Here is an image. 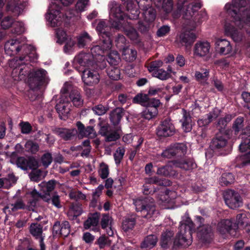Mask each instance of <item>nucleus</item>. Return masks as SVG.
<instances>
[{
	"mask_svg": "<svg viewBox=\"0 0 250 250\" xmlns=\"http://www.w3.org/2000/svg\"><path fill=\"white\" fill-rule=\"evenodd\" d=\"M248 7L246 0H232V3H227L225 8L227 13L233 18L231 22L224 25L225 34L230 36L235 42H239L243 38L242 28L250 33V0Z\"/></svg>",
	"mask_w": 250,
	"mask_h": 250,
	"instance_id": "1",
	"label": "nucleus"
},
{
	"mask_svg": "<svg viewBox=\"0 0 250 250\" xmlns=\"http://www.w3.org/2000/svg\"><path fill=\"white\" fill-rule=\"evenodd\" d=\"M176 5L177 10L172 13L173 17L178 18L182 14L183 18L188 21L190 30L195 29L208 19L206 11L198 12L202 6L200 0H178Z\"/></svg>",
	"mask_w": 250,
	"mask_h": 250,
	"instance_id": "2",
	"label": "nucleus"
},
{
	"mask_svg": "<svg viewBox=\"0 0 250 250\" xmlns=\"http://www.w3.org/2000/svg\"><path fill=\"white\" fill-rule=\"evenodd\" d=\"M25 62H23L21 58L12 59L9 62V66L13 68L12 76L15 81L24 80L27 77L29 84L32 88L42 83L48 82L45 70L41 69L31 71Z\"/></svg>",
	"mask_w": 250,
	"mask_h": 250,
	"instance_id": "3",
	"label": "nucleus"
},
{
	"mask_svg": "<svg viewBox=\"0 0 250 250\" xmlns=\"http://www.w3.org/2000/svg\"><path fill=\"white\" fill-rule=\"evenodd\" d=\"M110 21L111 26L115 29H121L133 41L137 40L138 34L136 30L128 22L125 21L128 18L121 9V5L115 1H111L108 4Z\"/></svg>",
	"mask_w": 250,
	"mask_h": 250,
	"instance_id": "4",
	"label": "nucleus"
},
{
	"mask_svg": "<svg viewBox=\"0 0 250 250\" xmlns=\"http://www.w3.org/2000/svg\"><path fill=\"white\" fill-rule=\"evenodd\" d=\"M4 49L6 53L9 56L16 54L21 50H23L26 53V50H30L31 52L28 55L16 58L19 59L21 58L23 59V62H34L38 58V56L35 53L34 47L26 44L25 40L23 38L18 40L12 39L8 41L5 44Z\"/></svg>",
	"mask_w": 250,
	"mask_h": 250,
	"instance_id": "5",
	"label": "nucleus"
},
{
	"mask_svg": "<svg viewBox=\"0 0 250 250\" xmlns=\"http://www.w3.org/2000/svg\"><path fill=\"white\" fill-rule=\"evenodd\" d=\"M195 231L194 224L187 216L182 218L180 222L179 231L174 240V244L186 247L191 245V234Z\"/></svg>",
	"mask_w": 250,
	"mask_h": 250,
	"instance_id": "6",
	"label": "nucleus"
},
{
	"mask_svg": "<svg viewBox=\"0 0 250 250\" xmlns=\"http://www.w3.org/2000/svg\"><path fill=\"white\" fill-rule=\"evenodd\" d=\"M134 204L136 211L141 212L142 216L145 218L151 219L155 217L158 213L152 199H137L134 200Z\"/></svg>",
	"mask_w": 250,
	"mask_h": 250,
	"instance_id": "7",
	"label": "nucleus"
},
{
	"mask_svg": "<svg viewBox=\"0 0 250 250\" xmlns=\"http://www.w3.org/2000/svg\"><path fill=\"white\" fill-rule=\"evenodd\" d=\"M58 2V0H54V1L51 2L45 15L47 24L52 27L61 25L64 19L63 14L60 12Z\"/></svg>",
	"mask_w": 250,
	"mask_h": 250,
	"instance_id": "8",
	"label": "nucleus"
},
{
	"mask_svg": "<svg viewBox=\"0 0 250 250\" xmlns=\"http://www.w3.org/2000/svg\"><path fill=\"white\" fill-rule=\"evenodd\" d=\"M193 55L195 57L203 59L205 61H209L212 57L210 43L206 41H199L194 45Z\"/></svg>",
	"mask_w": 250,
	"mask_h": 250,
	"instance_id": "9",
	"label": "nucleus"
},
{
	"mask_svg": "<svg viewBox=\"0 0 250 250\" xmlns=\"http://www.w3.org/2000/svg\"><path fill=\"white\" fill-rule=\"evenodd\" d=\"M64 88L62 90L64 91V93L62 94L59 102L56 105V109L59 115L60 118L63 120H65L67 118L68 115L70 112L71 106L70 103L66 95V91Z\"/></svg>",
	"mask_w": 250,
	"mask_h": 250,
	"instance_id": "10",
	"label": "nucleus"
},
{
	"mask_svg": "<svg viewBox=\"0 0 250 250\" xmlns=\"http://www.w3.org/2000/svg\"><path fill=\"white\" fill-rule=\"evenodd\" d=\"M241 151L245 152L250 149V139L246 138L242 141L239 145ZM238 167H241L250 163V151L247 153L236 158Z\"/></svg>",
	"mask_w": 250,
	"mask_h": 250,
	"instance_id": "11",
	"label": "nucleus"
},
{
	"mask_svg": "<svg viewBox=\"0 0 250 250\" xmlns=\"http://www.w3.org/2000/svg\"><path fill=\"white\" fill-rule=\"evenodd\" d=\"M109 27L106 21L100 20L96 27V30L98 33L100 38L105 40V48L111 47V39L110 33L108 31Z\"/></svg>",
	"mask_w": 250,
	"mask_h": 250,
	"instance_id": "12",
	"label": "nucleus"
},
{
	"mask_svg": "<svg viewBox=\"0 0 250 250\" xmlns=\"http://www.w3.org/2000/svg\"><path fill=\"white\" fill-rule=\"evenodd\" d=\"M224 200L226 205L232 209L236 208L242 205V200L239 194L231 190L226 192Z\"/></svg>",
	"mask_w": 250,
	"mask_h": 250,
	"instance_id": "13",
	"label": "nucleus"
},
{
	"mask_svg": "<svg viewBox=\"0 0 250 250\" xmlns=\"http://www.w3.org/2000/svg\"><path fill=\"white\" fill-rule=\"evenodd\" d=\"M93 57L91 54L81 52L74 58L73 63L74 67L80 71L81 70L78 67L79 65L80 66L89 68L93 64Z\"/></svg>",
	"mask_w": 250,
	"mask_h": 250,
	"instance_id": "14",
	"label": "nucleus"
},
{
	"mask_svg": "<svg viewBox=\"0 0 250 250\" xmlns=\"http://www.w3.org/2000/svg\"><path fill=\"white\" fill-rule=\"evenodd\" d=\"M187 150L186 146L182 143L176 144L165 149L161 154L164 158H171L172 157L178 155H184Z\"/></svg>",
	"mask_w": 250,
	"mask_h": 250,
	"instance_id": "15",
	"label": "nucleus"
},
{
	"mask_svg": "<svg viewBox=\"0 0 250 250\" xmlns=\"http://www.w3.org/2000/svg\"><path fill=\"white\" fill-rule=\"evenodd\" d=\"M81 71L83 72L82 78L85 84L93 86L99 82L100 77L97 71L90 68L81 70Z\"/></svg>",
	"mask_w": 250,
	"mask_h": 250,
	"instance_id": "16",
	"label": "nucleus"
},
{
	"mask_svg": "<svg viewBox=\"0 0 250 250\" xmlns=\"http://www.w3.org/2000/svg\"><path fill=\"white\" fill-rule=\"evenodd\" d=\"M27 5L24 0H11L7 5L8 11H11L16 15L21 14Z\"/></svg>",
	"mask_w": 250,
	"mask_h": 250,
	"instance_id": "17",
	"label": "nucleus"
},
{
	"mask_svg": "<svg viewBox=\"0 0 250 250\" xmlns=\"http://www.w3.org/2000/svg\"><path fill=\"white\" fill-rule=\"evenodd\" d=\"M175 128L169 119H166L163 121L158 127L157 134L161 137H167L172 135L174 132Z\"/></svg>",
	"mask_w": 250,
	"mask_h": 250,
	"instance_id": "18",
	"label": "nucleus"
},
{
	"mask_svg": "<svg viewBox=\"0 0 250 250\" xmlns=\"http://www.w3.org/2000/svg\"><path fill=\"white\" fill-rule=\"evenodd\" d=\"M196 39L195 33L190 32L181 33L176 37L175 42L179 44L188 46L190 45Z\"/></svg>",
	"mask_w": 250,
	"mask_h": 250,
	"instance_id": "19",
	"label": "nucleus"
},
{
	"mask_svg": "<svg viewBox=\"0 0 250 250\" xmlns=\"http://www.w3.org/2000/svg\"><path fill=\"white\" fill-rule=\"evenodd\" d=\"M237 226L235 223H232L230 219H224L219 222L217 225V230L221 234L231 233L232 231H235Z\"/></svg>",
	"mask_w": 250,
	"mask_h": 250,
	"instance_id": "20",
	"label": "nucleus"
},
{
	"mask_svg": "<svg viewBox=\"0 0 250 250\" xmlns=\"http://www.w3.org/2000/svg\"><path fill=\"white\" fill-rule=\"evenodd\" d=\"M53 233L66 237L70 233V225L68 221H63L61 224L56 222L53 228Z\"/></svg>",
	"mask_w": 250,
	"mask_h": 250,
	"instance_id": "21",
	"label": "nucleus"
},
{
	"mask_svg": "<svg viewBox=\"0 0 250 250\" xmlns=\"http://www.w3.org/2000/svg\"><path fill=\"white\" fill-rule=\"evenodd\" d=\"M236 222L237 228L238 227L244 228L247 232H250V214H247L245 213L238 214L236 216Z\"/></svg>",
	"mask_w": 250,
	"mask_h": 250,
	"instance_id": "22",
	"label": "nucleus"
},
{
	"mask_svg": "<svg viewBox=\"0 0 250 250\" xmlns=\"http://www.w3.org/2000/svg\"><path fill=\"white\" fill-rule=\"evenodd\" d=\"M215 45L222 55L229 54L232 52L230 43L227 40L218 39L216 41Z\"/></svg>",
	"mask_w": 250,
	"mask_h": 250,
	"instance_id": "23",
	"label": "nucleus"
},
{
	"mask_svg": "<svg viewBox=\"0 0 250 250\" xmlns=\"http://www.w3.org/2000/svg\"><path fill=\"white\" fill-rule=\"evenodd\" d=\"M197 235L202 241H207L212 236V231L211 227L208 225H203L198 228Z\"/></svg>",
	"mask_w": 250,
	"mask_h": 250,
	"instance_id": "24",
	"label": "nucleus"
},
{
	"mask_svg": "<svg viewBox=\"0 0 250 250\" xmlns=\"http://www.w3.org/2000/svg\"><path fill=\"white\" fill-rule=\"evenodd\" d=\"M79 134L82 137H87L93 138L96 136V133L93 127L88 126L85 127L84 125L80 122L77 123Z\"/></svg>",
	"mask_w": 250,
	"mask_h": 250,
	"instance_id": "25",
	"label": "nucleus"
},
{
	"mask_svg": "<svg viewBox=\"0 0 250 250\" xmlns=\"http://www.w3.org/2000/svg\"><path fill=\"white\" fill-rule=\"evenodd\" d=\"M227 144V136L219 133L212 140L210 146L213 150H217L223 148Z\"/></svg>",
	"mask_w": 250,
	"mask_h": 250,
	"instance_id": "26",
	"label": "nucleus"
},
{
	"mask_svg": "<svg viewBox=\"0 0 250 250\" xmlns=\"http://www.w3.org/2000/svg\"><path fill=\"white\" fill-rule=\"evenodd\" d=\"M113 220L112 217L108 214H104L101 220V226L103 229H106L107 234L111 236L114 234L112 229Z\"/></svg>",
	"mask_w": 250,
	"mask_h": 250,
	"instance_id": "27",
	"label": "nucleus"
},
{
	"mask_svg": "<svg viewBox=\"0 0 250 250\" xmlns=\"http://www.w3.org/2000/svg\"><path fill=\"white\" fill-rule=\"evenodd\" d=\"M92 37L86 32H83L77 37V45L80 48L86 47L92 41Z\"/></svg>",
	"mask_w": 250,
	"mask_h": 250,
	"instance_id": "28",
	"label": "nucleus"
},
{
	"mask_svg": "<svg viewBox=\"0 0 250 250\" xmlns=\"http://www.w3.org/2000/svg\"><path fill=\"white\" fill-rule=\"evenodd\" d=\"M175 165L176 167L185 170H191L196 167V164L191 159L177 161Z\"/></svg>",
	"mask_w": 250,
	"mask_h": 250,
	"instance_id": "29",
	"label": "nucleus"
},
{
	"mask_svg": "<svg viewBox=\"0 0 250 250\" xmlns=\"http://www.w3.org/2000/svg\"><path fill=\"white\" fill-rule=\"evenodd\" d=\"M99 214L97 212L91 214L84 223V229H94L99 223Z\"/></svg>",
	"mask_w": 250,
	"mask_h": 250,
	"instance_id": "30",
	"label": "nucleus"
},
{
	"mask_svg": "<svg viewBox=\"0 0 250 250\" xmlns=\"http://www.w3.org/2000/svg\"><path fill=\"white\" fill-rule=\"evenodd\" d=\"M100 40H101V42H102V44L101 45V43H100V45H95L93 46L91 49V55L93 57V59H94V58L97 55L103 56L104 51H107L111 48L109 47L108 48H105V40L102 39H100Z\"/></svg>",
	"mask_w": 250,
	"mask_h": 250,
	"instance_id": "31",
	"label": "nucleus"
},
{
	"mask_svg": "<svg viewBox=\"0 0 250 250\" xmlns=\"http://www.w3.org/2000/svg\"><path fill=\"white\" fill-rule=\"evenodd\" d=\"M183 118L180 121L182 123V128L186 132H188L192 129L191 119L189 114L184 109L182 110Z\"/></svg>",
	"mask_w": 250,
	"mask_h": 250,
	"instance_id": "32",
	"label": "nucleus"
},
{
	"mask_svg": "<svg viewBox=\"0 0 250 250\" xmlns=\"http://www.w3.org/2000/svg\"><path fill=\"white\" fill-rule=\"evenodd\" d=\"M157 241L158 238L156 235H148L141 243V247L142 249L150 250L156 245Z\"/></svg>",
	"mask_w": 250,
	"mask_h": 250,
	"instance_id": "33",
	"label": "nucleus"
},
{
	"mask_svg": "<svg viewBox=\"0 0 250 250\" xmlns=\"http://www.w3.org/2000/svg\"><path fill=\"white\" fill-rule=\"evenodd\" d=\"M17 181V178L13 174H9L6 177L0 178V188H9L14 185Z\"/></svg>",
	"mask_w": 250,
	"mask_h": 250,
	"instance_id": "34",
	"label": "nucleus"
},
{
	"mask_svg": "<svg viewBox=\"0 0 250 250\" xmlns=\"http://www.w3.org/2000/svg\"><path fill=\"white\" fill-rule=\"evenodd\" d=\"M209 71L206 68H202L200 71H196L194 77L197 81L201 83H206L209 78Z\"/></svg>",
	"mask_w": 250,
	"mask_h": 250,
	"instance_id": "35",
	"label": "nucleus"
},
{
	"mask_svg": "<svg viewBox=\"0 0 250 250\" xmlns=\"http://www.w3.org/2000/svg\"><path fill=\"white\" fill-rule=\"evenodd\" d=\"M219 110L214 109L212 112L207 114V117L199 119L197 123L200 126H204L208 125L213 119L218 116Z\"/></svg>",
	"mask_w": 250,
	"mask_h": 250,
	"instance_id": "36",
	"label": "nucleus"
},
{
	"mask_svg": "<svg viewBox=\"0 0 250 250\" xmlns=\"http://www.w3.org/2000/svg\"><path fill=\"white\" fill-rule=\"evenodd\" d=\"M27 196L29 199V203L30 204L28 206L29 210H33V208L36 206L37 201L40 198H42V197L41 193L36 189H33L32 191L27 193Z\"/></svg>",
	"mask_w": 250,
	"mask_h": 250,
	"instance_id": "37",
	"label": "nucleus"
},
{
	"mask_svg": "<svg viewBox=\"0 0 250 250\" xmlns=\"http://www.w3.org/2000/svg\"><path fill=\"white\" fill-rule=\"evenodd\" d=\"M30 233L36 238L40 239V243H41V239L43 241V237L42 234V226L38 223H32L30 226Z\"/></svg>",
	"mask_w": 250,
	"mask_h": 250,
	"instance_id": "38",
	"label": "nucleus"
},
{
	"mask_svg": "<svg viewBox=\"0 0 250 250\" xmlns=\"http://www.w3.org/2000/svg\"><path fill=\"white\" fill-rule=\"evenodd\" d=\"M57 184L58 183L56 181L51 180L47 182H42L39 185V186L40 187L41 190L45 193V195H46L54 189Z\"/></svg>",
	"mask_w": 250,
	"mask_h": 250,
	"instance_id": "39",
	"label": "nucleus"
},
{
	"mask_svg": "<svg viewBox=\"0 0 250 250\" xmlns=\"http://www.w3.org/2000/svg\"><path fill=\"white\" fill-rule=\"evenodd\" d=\"M174 233L173 231L167 230L162 234L160 244L162 248H166L172 243V237Z\"/></svg>",
	"mask_w": 250,
	"mask_h": 250,
	"instance_id": "40",
	"label": "nucleus"
},
{
	"mask_svg": "<svg viewBox=\"0 0 250 250\" xmlns=\"http://www.w3.org/2000/svg\"><path fill=\"white\" fill-rule=\"evenodd\" d=\"M57 135L62 139L68 140L75 135L77 131L76 129H67L66 128H60L56 132Z\"/></svg>",
	"mask_w": 250,
	"mask_h": 250,
	"instance_id": "41",
	"label": "nucleus"
},
{
	"mask_svg": "<svg viewBox=\"0 0 250 250\" xmlns=\"http://www.w3.org/2000/svg\"><path fill=\"white\" fill-rule=\"evenodd\" d=\"M42 199L48 203H51L57 208H61L62 207L60 203V196L56 193H54L51 197H50L49 194L42 195Z\"/></svg>",
	"mask_w": 250,
	"mask_h": 250,
	"instance_id": "42",
	"label": "nucleus"
},
{
	"mask_svg": "<svg viewBox=\"0 0 250 250\" xmlns=\"http://www.w3.org/2000/svg\"><path fill=\"white\" fill-rule=\"evenodd\" d=\"M69 97L74 106L78 107L83 105V100L78 90L73 89L71 91Z\"/></svg>",
	"mask_w": 250,
	"mask_h": 250,
	"instance_id": "43",
	"label": "nucleus"
},
{
	"mask_svg": "<svg viewBox=\"0 0 250 250\" xmlns=\"http://www.w3.org/2000/svg\"><path fill=\"white\" fill-rule=\"evenodd\" d=\"M123 58L126 61L133 62L137 57V51L132 48L126 47L122 50Z\"/></svg>",
	"mask_w": 250,
	"mask_h": 250,
	"instance_id": "44",
	"label": "nucleus"
},
{
	"mask_svg": "<svg viewBox=\"0 0 250 250\" xmlns=\"http://www.w3.org/2000/svg\"><path fill=\"white\" fill-rule=\"evenodd\" d=\"M158 112V109L155 107L148 106L142 112V116L146 119L150 120L157 115Z\"/></svg>",
	"mask_w": 250,
	"mask_h": 250,
	"instance_id": "45",
	"label": "nucleus"
},
{
	"mask_svg": "<svg viewBox=\"0 0 250 250\" xmlns=\"http://www.w3.org/2000/svg\"><path fill=\"white\" fill-rule=\"evenodd\" d=\"M67 35L66 32L62 28H58L56 30V42L62 44L64 42L70 37Z\"/></svg>",
	"mask_w": 250,
	"mask_h": 250,
	"instance_id": "46",
	"label": "nucleus"
},
{
	"mask_svg": "<svg viewBox=\"0 0 250 250\" xmlns=\"http://www.w3.org/2000/svg\"><path fill=\"white\" fill-rule=\"evenodd\" d=\"M107 74L113 80H117L120 78V69L114 66H110L107 69Z\"/></svg>",
	"mask_w": 250,
	"mask_h": 250,
	"instance_id": "47",
	"label": "nucleus"
},
{
	"mask_svg": "<svg viewBox=\"0 0 250 250\" xmlns=\"http://www.w3.org/2000/svg\"><path fill=\"white\" fill-rule=\"evenodd\" d=\"M234 180V177L232 173H224L222 175L219 181L221 185L227 186L228 184L233 183Z\"/></svg>",
	"mask_w": 250,
	"mask_h": 250,
	"instance_id": "48",
	"label": "nucleus"
},
{
	"mask_svg": "<svg viewBox=\"0 0 250 250\" xmlns=\"http://www.w3.org/2000/svg\"><path fill=\"white\" fill-rule=\"evenodd\" d=\"M107 61L111 66L117 65L120 62L119 54L116 51L111 52L108 55Z\"/></svg>",
	"mask_w": 250,
	"mask_h": 250,
	"instance_id": "49",
	"label": "nucleus"
},
{
	"mask_svg": "<svg viewBox=\"0 0 250 250\" xmlns=\"http://www.w3.org/2000/svg\"><path fill=\"white\" fill-rule=\"evenodd\" d=\"M104 189V186L100 185L93 191L92 194V197L91 200V206L95 207L97 203L99 197L102 193V190Z\"/></svg>",
	"mask_w": 250,
	"mask_h": 250,
	"instance_id": "50",
	"label": "nucleus"
},
{
	"mask_svg": "<svg viewBox=\"0 0 250 250\" xmlns=\"http://www.w3.org/2000/svg\"><path fill=\"white\" fill-rule=\"evenodd\" d=\"M123 115V109L120 108H117L110 114V120L113 123V124H117L120 121Z\"/></svg>",
	"mask_w": 250,
	"mask_h": 250,
	"instance_id": "51",
	"label": "nucleus"
},
{
	"mask_svg": "<svg viewBox=\"0 0 250 250\" xmlns=\"http://www.w3.org/2000/svg\"><path fill=\"white\" fill-rule=\"evenodd\" d=\"M157 173L159 175L164 176H172L175 175V172L173 170L172 167L169 165H167L159 168Z\"/></svg>",
	"mask_w": 250,
	"mask_h": 250,
	"instance_id": "52",
	"label": "nucleus"
},
{
	"mask_svg": "<svg viewBox=\"0 0 250 250\" xmlns=\"http://www.w3.org/2000/svg\"><path fill=\"white\" fill-rule=\"evenodd\" d=\"M64 42H65L63 48L64 52L68 54L71 53L74 50L76 44L75 41L70 37Z\"/></svg>",
	"mask_w": 250,
	"mask_h": 250,
	"instance_id": "53",
	"label": "nucleus"
},
{
	"mask_svg": "<svg viewBox=\"0 0 250 250\" xmlns=\"http://www.w3.org/2000/svg\"><path fill=\"white\" fill-rule=\"evenodd\" d=\"M13 33L17 34H21L23 33L26 30L25 26L21 21H15L13 24Z\"/></svg>",
	"mask_w": 250,
	"mask_h": 250,
	"instance_id": "54",
	"label": "nucleus"
},
{
	"mask_svg": "<svg viewBox=\"0 0 250 250\" xmlns=\"http://www.w3.org/2000/svg\"><path fill=\"white\" fill-rule=\"evenodd\" d=\"M109 173L108 166L104 163H102L98 170V173L100 177L103 179H106L108 176Z\"/></svg>",
	"mask_w": 250,
	"mask_h": 250,
	"instance_id": "55",
	"label": "nucleus"
},
{
	"mask_svg": "<svg viewBox=\"0 0 250 250\" xmlns=\"http://www.w3.org/2000/svg\"><path fill=\"white\" fill-rule=\"evenodd\" d=\"M125 153V149L123 147H118L114 154V158L116 164L120 163Z\"/></svg>",
	"mask_w": 250,
	"mask_h": 250,
	"instance_id": "56",
	"label": "nucleus"
},
{
	"mask_svg": "<svg viewBox=\"0 0 250 250\" xmlns=\"http://www.w3.org/2000/svg\"><path fill=\"white\" fill-rule=\"evenodd\" d=\"M135 220L134 218H125L123 222L122 227L125 231L132 229L135 225Z\"/></svg>",
	"mask_w": 250,
	"mask_h": 250,
	"instance_id": "57",
	"label": "nucleus"
},
{
	"mask_svg": "<svg viewBox=\"0 0 250 250\" xmlns=\"http://www.w3.org/2000/svg\"><path fill=\"white\" fill-rule=\"evenodd\" d=\"M153 75L154 77L161 80H167L170 77L169 73L163 69L157 70Z\"/></svg>",
	"mask_w": 250,
	"mask_h": 250,
	"instance_id": "58",
	"label": "nucleus"
},
{
	"mask_svg": "<svg viewBox=\"0 0 250 250\" xmlns=\"http://www.w3.org/2000/svg\"><path fill=\"white\" fill-rule=\"evenodd\" d=\"M149 98L146 94H138L133 98V102L135 103H139L142 104H147Z\"/></svg>",
	"mask_w": 250,
	"mask_h": 250,
	"instance_id": "59",
	"label": "nucleus"
},
{
	"mask_svg": "<svg viewBox=\"0 0 250 250\" xmlns=\"http://www.w3.org/2000/svg\"><path fill=\"white\" fill-rule=\"evenodd\" d=\"M244 119L242 117H238L234 121L233 125V129L234 130L235 133H238L241 131L244 126L243 125Z\"/></svg>",
	"mask_w": 250,
	"mask_h": 250,
	"instance_id": "60",
	"label": "nucleus"
},
{
	"mask_svg": "<svg viewBox=\"0 0 250 250\" xmlns=\"http://www.w3.org/2000/svg\"><path fill=\"white\" fill-rule=\"evenodd\" d=\"M163 62L161 60H157L150 62L147 66L148 71L153 74L155 73L158 68L163 65Z\"/></svg>",
	"mask_w": 250,
	"mask_h": 250,
	"instance_id": "61",
	"label": "nucleus"
},
{
	"mask_svg": "<svg viewBox=\"0 0 250 250\" xmlns=\"http://www.w3.org/2000/svg\"><path fill=\"white\" fill-rule=\"evenodd\" d=\"M80 147H81L83 150L81 155L82 156L87 157L91 150L90 141L88 140L84 141Z\"/></svg>",
	"mask_w": 250,
	"mask_h": 250,
	"instance_id": "62",
	"label": "nucleus"
},
{
	"mask_svg": "<svg viewBox=\"0 0 250 250\" xmlns=\"http://www.w3.org/2000/svg\"><path fill=\"white\" fill-rule=\"evenodd\" d=\"M111 242L112 240L108 237L104 236L100 237L97 240V244L101 249L104 248L106 246H110Z\"/></svg>",
	"mask_w": 250,
	"mask_h": 250,
	"instance_id": "63",
	"label": "nucleus"
},
{
	"mask_svg": "<svg viewBox=\"0 0 250 250\" xmlns=\"http://www.w3.org/2000/svg\"><path fill=\"white\" fill-rule=\"evenodd\" d=\"M126 40L125 37L123 35H119L116 40V44L119 49L124 50V48L127 47L126 44Z\"/></svg>",
	"mask_w": 250,
	"mask_h": 250,
	"instance_id": "64",
	"label": "nucleus"
}]
</instances>
